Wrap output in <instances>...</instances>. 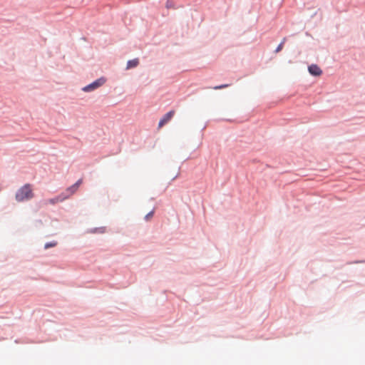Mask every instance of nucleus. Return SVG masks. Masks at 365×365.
Here are the masks:
<instances>
[{"mask_svg":"<svg viewBox=\"0 0 365 365\" xmlns=\"http://www.w3.org/2000/svg\"><path fill=\"white\" fill-rule=\"evenodd\" d=\"M34 195L31 185L26 184L16 191L15 198L17 202H23L32 199Z\"/></svg>","mask_w":365,"mask_h":365,"instance_id":"nucleus-1","label":"nucleus"},{"mask_svg":"<svg viewBox=\"0 0 365 365\" xmlns=\"http://www.w3.org/2000/svg\"><path fill=\"white\" fill-rule=\"evenodd\" d=\"M106 82V78L104 77H101L94 81H93L91 83L84 86L82 88V91L84 92H91L95 91L96 89L98 88L101 86H103Z\"/></svg>","mask_w":365,"mask_h":365,"instance_id":"nucleus-2","label":"nucleus"},{"mask_svg":"<svg viewBox=\"0 0 365 365\" xmlns=\"http://www.w3.org/2000/svg\"><path fill=\"white\" fill-rule=\"evenodd\" d=\"M175 110H170L169 112H168L167 113H165L163 117L160 120L159 123H158V128H161L163 127L164 125H165L166 123H168L171 119L175 115Z\"/></svg>","mask_w":365,"mask_h":365,"instance_id":"nucleus-3","label":"nucleus"},{"mask_svg":"<svg viewBox=\"0 0 365 365\" xmlns=\"http://www.w3.org/2000/svg\"><path fill=\"white\" fill-rule=\"evenodd\" d=\"M309 73L313 76H319L322 73V69L317 64H312L308 67Z\"/></svg>","mask_w":365,"mask_h":365,"instance_id":"nucleus-4","label":"nucleus"},{"mask_svg":"<svg viewBox=\"0 0 365 365\" xmlns=\"http://www.w3.org/2000/svg\"><path fill=\"white\" fill-rule=\"evenodd\" d=\"M68 198V195H66L65 192H62L58 196H56L55 197L51 198L48 200V202L51 205H55L56 203H58L59 202H63L66 199Z\"/></svg>","mask_w":365,"mask_h":365,"instance_id":"nucleus-5","label":"nucleus"},{"mask_svg":"<svg viewBox=\"0 0 365 365\" xmlns=\"http://www.w3.org/2000/svg\"><path fill=\"white\" fill-rule=\"evenodd\" d=\"M78 187H77L74 184L72 185L71 186L68 187L66 191H64L63 192L66 193V195H68V198L71 195H73V193H75L77 190H78Z\"/></svg>","mask_w":365,"mask_h":365,"instance_id":"nucleus-6","label":"nucleus"},{"mask_svg":"<svg viewBox=\"0 0 365 365\" xmlns=\"http://www.w3.org/2000/svg\"><path fill=\"white\" fill-rule=\"evenodd\" d=\"M138 64H139V60H138V58H134V59H132V60H129V61L127 62V67H126V68H127V69H130V68H135V67H136Z\"/></svg>","mask_w":365,"mask_h":365,"instance_id":"nucleus-7","label":"nucleus"},{"mask_svg":"<svg viewBox=\"0 0 365 365\" xmlns=\"http://www.w3.org/2000/svg\"><path fill=\"white\" fill-rule=\"evenodd\" d=\"M106 232V227H95L93 229H91L90 232L91 233H104Z\"/></svg>","mask_w":365,"mask_h":365,"instance_id":"nucleus-8","label":"nucleus"},{"mask_svg":"<svg viewBox=\"0 0 365 365\" xmlns=\"http://www.w3.org/2000/svg\"><path fill=\"white\" fill-rule=\"evenodd\" d=\"M56 245H57V242L56 241H52V242H46L44 245V249L47 250L48 248L56 247Z\"/></svg>","mask_w":365,"mask_h":365,"instance_id":"nucleus-9","label":"nucleus"},{"mask_svg":"<svg viewBox=\"0 0 365 365\" xmlns=\"http://www.w3.org/2000/svg\"><path fill=\"white\" fill-rule=\"evenodd\" d=\"M155 210L153 209L150 212H149L144 217L145 221H149L154 215Z\"/></svg>","mask_w":365,"mask_h":365,"instance_id":"nucleus-10","label":"nucleus"},{"mask_svg":"<svg viewBox=\"0 0 365 365\" xmlns=\"http://www.w3.org/2000/svg\"><path fill=\"white\" fill-rule=\"evenodd\" d=\"M230 86V84H222V85H220V86H214L213 89H215V90L222 89V88H227Z\"/></svg>","mask_w":365,"mask_h":365,"instance_id":"nucleus-11","label":"nucleus"},{"mask_svg":"<svg viewBox=\"0 0 365 365\" xmlns=\"http://www.w3.org/2000/svg\"><path fill=\"white\" fill-rule=\"evenodd\" d=\"M283 46H284V45H283L282 43H279V44L277 46V47L276 48V49H275L274 52H275V53H278V52L281 51L282 50V48H283Z\"/></svg>","mask_w":365,"mask_h":365,"instance_id":"nucleus-12","label":"nucleus"},{"mask_svg":"<svg viewBox=\"0 0 365 365\" xmlns=\"http://www.w3.org/2000/svg\"><path fill=\"white\" fill-rule=\"evenodd\" d=\"M172 4H173V1L170 0H168L167 3H166V7L170 8V7H172Z\"/></svg>","mask_w":365,"mask_h":365,"instance_id":"nucleus-13","label":"nucleus"},{"mask_svg":"<svg viewBox=\"0 0 365 365\" xmlns=\"http://www.w3.org/2000/svg\"><path fill=\"white\" fill-rule=\"evenodd\" d=\"M352 262H347L348 264H351ZM353 263L359 264V263H365V260H357L354 261Z\"/></svg>","mask_w":365,"mask_h":365,"instance_id":"nucleus-14","label":"nucleus"},{"mask_svg":"<svg viewBox=\"0 0 365 365\" xmlns=\"http://www.w3.org/2000/svg\"><path fill=\"white\" fill-rule=\"evenodd\" d=\"M81 183H82V180H81V179H80V180H78L76 183H74V185H75L77 187H79V185H80Z\"/></svg>","mask_w":365,"mask_h":365,"instance_id":"nucleus-15","label":"nucleus"},{"mask_svg":"<svg viewBox=\"0 0 365 365\" xmlns=\"http://www.w3.org/2000/svg\"><path fill=\"white\" fill-rule=\"evenodd\" d=\"M286 41H287V37H284L280 43H282L284 45V43L286 42Z\"/></svg>","mask_w":365,"mask_h":365,"instance_id":"nucleus-16","label":"nucleus"}]
</instances>
